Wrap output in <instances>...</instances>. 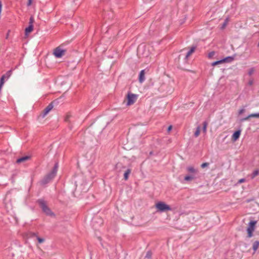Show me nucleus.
<instances>
[{"mask_svg": "<svg viewBox=\"0 0 259 259\" xmlns=\"http://www.w3.org/2000/svg\"><path fill=\"white\" fill-rule=\"evenodd\" d=\"M127 105L134 104L137 99V96L132 93H128L127 95Z\"/></svg>", "mask_w": 259, "mask_h": 259, "instance_id": "nucleus-5", "label": "nucleus"}, {"mask_svg": "<svg viewBox=\"0 0 259 259\" xmlns=\"http://www.w3.org/2000/svg\"><path fill=\"white\" fill-rule=\"evenodd\" d=\"M196 178L195 176L194 175H187L184 177V180L185 181H191Z\"/></svg>", "mask_w": 259, "mask_h": 259, "instance_id": "nucleus-14", "label": "nucleus"}, {"mask_svg": "<svg viewBox=\"0 0 259 259\" xmlns=\"http://www.w3.org/2000/svg\"><path fill=\"white\" fill-rule=\"evenodd\" d=\"M257 46H258V47H259V42H258V45H257Z\"/></svg>", "mask_w": 259, "mask_h": 259, "instance_id": "nucleus-39", "label": "nucleus"}, {"mask_svg": "<svg viewBox=\"0 0 259 259\" xmlns=\"http://www.w3.org/2000/svg\"><path fill=\"white\" fill-rule=\"evenodd\" d=\"M254 71V69L253 68H250L248 71V74L249 75H251L253 73Z\"/></svg>", "mask_w": 259, "mask_h": 259, "instance_id": "nucleus-31", "label": "nucleus"}, {"mask_svg": "<svg viewBox=\"0 0 259 259\" xmlns=\"http://www.w3.org/2000/svg\"><path fill=\"white\" fill-rule=\"evenodd\" d=\"M152 256V253L150 251H148L145 256V258H151Z\"/></svg>", "mask_w": 259, "mask_h": 259, "instance_id": "nucleus-28", "label": "nucleus"}, {"mask_svg": "<svg viewBox=\"0 0 259 259\" xmlns=\"http://www.w3.org/2000/svg\"><path fill=\"white\" fill-rule=\"evenodd\" d=\"M207 124H208V123L206 121H204L203 122L202 131L204 133H206V128H207Z\"/></svg>", "mask_w": 259, "mask_h": 259, "instance_id": "nucleus-23", "label": "nucleus"}, {"mask_svg": "<svg viewBox=\"0 0 259 259\" xmlns=\"http://www.w3.org/2000/svg\"><path fill=\"white\" fill-rule=\"evenodd\" d=\"M10 71H9V72H7V73H8H8H10Z\"/></svg>", "mask_w": 259, "mask_h": 259, "instance_id": "nucleus-38", "label": "nucleus"}, {"mask_svg": "<svg viewBox=\"0 0 259 259\" xmlns=\"http://www.w3.org/2000/svg\"><path fill=\"white\" fill-rule=\"evenodd\" d=\"M245 181V179H241L239 180L238 181V183L240 184V183H243Z\"/></svg>", "mask_w": 259, "mask_h": 259, "instance_id": "nucleus-35", "label": "nucleus"}, {"mask_svg": "<svg viewBox=\"0 0 259 259\" xmlns=\"http://www.w3.org/2000/svg\"><path fill=\"white\" fill-rule=\"evenodd\" d=\"M32 0H28V3H27V6H30L32 4Z\"/></svg>", "mask_w": 259, "mask_h": 259, "instance_id": "nucleus-34", "label": "nucleus"}, {"mask_svg": "<svg viewBox=\"0 0 259 259\" xmlns=\"http://www.w3.org/2000/svg\"><path fill=\"white\" fill-rule=\"evenodd\" d=\"M187 170L189 173L190 174V175H194V176L198 172L197 169H195L194 167L191 166L187 167Z\"/></svg>", "mask_w": 259, "mask_h": 259, "instance_id": "nucleus-11", "label": "nucleus"}, {"mask_svg": "<svg viewBox=\"0 0 259 259\" xmlns=\"http://www.w3.org/2000/svg\"><path fill=\"white\" fill-rule=\"evenodd\" d=\"M58 164L57 163H56L54 166V168L53 169H52V170L51 171V173H54V175L56 176V174H57V169H58Z\"/></svg>", "mask_w": 259, "mask_h": 259, "instance_id": "nucleus-21", "label": "nucleus"}, {"mask_svg": "<svg viewBox=\"0 0 259 259\" xmlns=\"http://www.w3.org/2000/svg\"><path fill=\"white\" fill-rule=\"evenodd\" d=\"M259 247V241H255L253 242L252 244V249L254 250V252H255Z\"/></svg>", "mask_w": 259, "mask_h": 259, "instance_id": "nucleus-17", "label": "nucleus"}, {"mask_svg": "<svg viewBox=\"0 0 259 259\" xmlns=\"http://www.w3.org/2000/svg\"><path fill=\"white\" fill-rule=\"evenodd\" d=\"M224 63V62H223V60L222 59V60H220L217 61L212 62V64H211V65L212 66H215V65H218V64H221V63Z\"/></svg>", "mask_w": 259, "mask_h": 259, "instance_id": "nucleus-25", "label": "nucleus"}, {"mask_svg": "<svg viewBox=\"0 0 259 259\" xmlns=\"http://www.w3.org/2000/svg\"><path fill=\"white\" fill-rule=\"evenodd\" d=\"M200 126H198L196 128V131L194 133V136L195 137H198L199 135H200Z\"/></svg>", "mask_w": 259, "mask_h": 259, "instance_id": "nucleus-22", "label": "nucleus"}, {"mask_svg": "<svg viewBox=\"0 0 259 259\" xmlns=\"http://www.w3.org/2000/svg\"><path fill=\"white\" fill-rule=\"evenodd\" d=\"M250 118V117H249V115H248L247 116L241 119L240 121L243 122V121H246V120H248Z\"/></svg>", "mask_w": 259, "mask_h": 259, "instance_id": "nucleus-30", "label": "nucleus"}, {"mask_svg": "<svg viewBox=\"0 0 259 259\" xmlns=\"http://www.w3.org/2000/svg\"><path fill=\"white\" fill-rule=\"evenodd\" d=\"M234 58L233 57H227L224 59H223L222 60H223V62H232L233 60H234Z\"/></svg>", "mask_w": 259, "mask_h": 259, "instance_id": "nucleus-18", "label": "nucleus"}, {"mask_svg": "<svg viewBox=\"0 0 259 259\" xmlns=\"http://www.w3.org/2000/svg\"><path fill=\"white\" fill-rule=\"evenodd\" d=\"M248 83H249V84L250 85H252V83H253V81H252V80H250V81H249Z\"/></svg>", "mask_w": 259, "mask_h": 259, "instance_id": "nucleus-37", "label": "nucleus"}, {"mask_svg": "<svg viewBox=\"0 0 259 259\" xmlns=\"http://www.w3.org/2000/svg\"><path fill=\"white\" fill-rule=\"evenodd\" d=\"M131 172V169H127L124 174V179L125 180H127L128 178V176Z\"/></svg>", "mask_w": 259, "mask_h": 259, "instance_id": "nucleus-19", "label": "nucleus"}, {"mask_svg": "<svg viewBox=\"0 0 259 259\" xmlns=\"http://www.w3.org/2000/svg\"><path fill=\"white\" fill-rule=\"evenodd\" d=\"M209 165V163H207V162H204V163H203L201 165V167L202 168H205V167H207Z\"/></svg>", "mask_w": 259, "mask_h": 259, "instance_id": "nucleus-32", "label": "nucleus"}, {"mask_svg": "<svg viewBox=\"0 0 259 259\" xmlns=\"http://www.w3.org/2000/svg\"><path fill=\"white\" fill-rule=\"evenodd\" d=\"M241 131L240 130L235 131L232 135V139L233 141H236L238 139L240 136Z\"/></svg>", "mask_w": 259, "mask_h": 259, "instance_id": "nucleus-12", "label": "nucleus"}, {"mask_svg": "<svg viewBox=\"0 0 259 259\" xmlns=\"http://www.w3.org/2000/svg\"><path fill=\"white\" fill-rule=\"evenodd\" d=\"M65 50L61 49L58 47L54 50V54L57 58H61L65 54Z\"/></svg>", "mask_w": 259, "mask_h": 259, "instance_id": "nucleus-6", "label": "nucleus"}, {"mask_svg": "<svg viewBox=\"0 0 259 259\" xmlns=\"http://www.w3.org/2000/svg\"><path fill=\"white\" fill-rule=\"evenodd\" d=\"M4 78H5V76L3 75L1 77V80H0V92L1 91L2 87H3V85L4 83Z\"/></svg>", "mask_w": 259, "mask_h": 259, "instance_id": "nucleus-24", "label": "nucleus"}, {"mask_svg": "<svg viewBox=\"0 0 259 259\" xmlns=\"http://www.w3.org/2000/svg\"><path fill=\"white\" fill-rule=\"evenodd\" d=\"M53 103H50L44 110L42 117H44L53 109Z\"/></svg>", "mask_w": 259, "mask_h": 259, "instance_id": "nucleus-7", "label": "nucleus"}, {"mask_svg": "<svg viewBox=\"0 0 259 259\" xmlns=\"http://www.w3.org/2000/svg\"><path fill=\"white\" fill-rule=\"evenodd\" d=\"M155 208L160 212L171 210V207L162 201H158L155 204Z\"/></svg>", "mask_w": 259, "mask_h": 259, "instance_id": "nucleus-2", "label": "nucleus"}, {"mask_svg": "<svg viewBox=\"0 0 259 259\" xmlns=\"http://www.w3.org/2000/svg\"><path fill=\"white\" fill-rule=\"evenodd\" d=\"M31 157L30 156L27 155L25 156H23L19 158H18L16 160V163H20L21 162H24L27 160H28L30 159Z\"/></svg>", "mask_w": 259, "mask_h": 259, "instance_id": "nucleus-8", "label": "nucleus"}, {"mask_svg": "<svg viewBox=\"0 0 259 259\" xmlns=\"http://www.w3.org/2000/svg\"><path fill=\"white\" fill-rule=\"evenodd\" d=\"M196 49V46H193L190 48V50L187 52L185 56V59L186 60H188V58L195 52Z\"/></svg>", "mask_w": 259, "mask_h": 259, "instance_id": "nucleus-9", "label": "nucleus"}, {"mask_svg": "<svg viewBox=\"0 0 259 259\" xmlns=\"http://www.w3.org/2000/svg\"><path fill=\"white\" fill-rule=\"evenodd\" d=\"M229 21V17L226 18L221 26L222 29H224L226 27Z\"/></svg>", "mask_w": 259, "mask_h": 259, "instance_id": "nucleus-20", "label": "nucleus"}, {"mask_svg": "<svg viewBox=\"0 0 259 259\" xmlns=\"http://www.w3.org/2000/svg\"><path fill=\"white\" fill-rule=\"evenodd\" d=\"M259 175V169H256L253 171L250 177L251 179H253L255 177Z\"/></svg>", "mask_w": 259, "mask_h": 259, "instance_id": "nucleus-15", "label": "nucleus"}, {"mask_svg": "<svg viewBox=\"0 0 259 259\" xmlns=\"http://www.w3.org/2000/svg\"><path fill=\"white\" fill-rule=\"evenodd\" d=\"M42 211L46 215L49 216H54V213L52 211L50 208L48 206L47 202L44 199H38L37 201Z\"/></svg>", "mask_w": 259, "mask_h": 259, "instance_id": "nucleus-1", "label": "nucleus"}, {"mask_svg": "<svg viewBox=\"0 0 259 259\" xmlns=\"http://www.w3.org/2000/svg\"><path fill=\"white\" fill-rule=\"evenodd\" d=\"M33 29V25H29L28 27L25 28V34L27 35L30 33Z\"/></svg>", "mask_w": 259, "mask_h": 259, "instance_id": "nucleus-16", "label": "nucleus"}, {"mask_svg": "<svg viewBox=\"0 0 259 259\" xmlns=\"http://www.w3.org/2000/svg\"><path fill=\"white\" fill-rule=\"evenodd\" d=\"M215 55V52L214 51L210 52L208 54V57L210 59L212 58Z\"/></svg>", "mask_w": 259, "mask_h": 259, "instance_id": "nucleus-27", "label": "nucleus"}, {"mask_svg": "<svg viewBox=\"0 0 259 259\" xmlns=\"http://www.w3.org/2000/svg\"><path fill=\"white\" fill-rule=\"evenodd\" d=\"M34 22V18L32 16L30 17L29 19V25H33Z\"/></svg>", "mask_w": 259, "mask_h": 259, "instance_id": "nucleus-29", "label": "nucleus"}, {"mask_svg": "<svg viewBox=\"0 0 259 259\" xmlns=\"http://www.w3.org/2000/svg\"><path fill=\"white\" fill-rule=\"evenodd\" d=\"M249 117H250V118L251 117L259 118V113L250 114L249 115Z\"/></svg>", "mask_w": 259, "mask_h": 259, "instance_id": "nucleus-26", "label": "nucleus"}, {"mask_svg": "<svg viewBox=\"0 0 259 259\" xmlns=\"http://www.w3.org/2000/svg\"><path fill=\"white\" fill-rule=\"evenodd\" d=\"M30 235L31 237H35L39 243H42L45 241L44 238L39 237L35 233H31Z\"/></svg>", "mask_w": 259, "mask_h": 259, "instance_id": "nucleus-10", "label": "nucleus"}, {"mask_svg": "<svg viewBox=\"0 0 259 259\" xmlns=\"http://www.w3.org/2000/svg\"><path fill=\"white\" fill-rule=\"evenodd\" d=\"M172 129V125H169L167 128V132H169Z\"/></svg>", "mask_w": 259, "mask_h": 259, "instance_id": "nucleus-36", "label": "nucleus"}, {"mask_svg": "<svg viewBox=\"0 0 259 259\" xmlns=\"http://www.w3.org/2000/svg\"><path fill=\"white\" fill-rule=\"evenodd\" d=\"M244 112H245V109H243V108L241 109L238 111V114L239 115H241L242 113H243Z\"/></svg>", "mask_w": 259, "mask_h": 259, "instance_id": "nucleus-33", "label": "nucleus"}, {"mask_svg": "<svg viewBox=\"0 0 259 259\" xmlns=\"http://www.w3.org/2000/svg\"><path fill=\"white\" fill-rule=\"evenodd\" d=\"M256 224V221H250L248 227L247 228V238H251L253 236V232L255 230V225Z\"/></svg>", "mask_w": 259, "mask_h": 259, "instance_id": "nucleus-3", "label": "nucleus"}, {"mask_svg": "<svg viewBox=\"0 0 259 259\" xmlns=\"http://www.w3.org/2000/svg\"><path fill=\"white\" fill-rule=\"evenodd\" d=\"M145 70H142L140 72L139 80L141 83H142L145 80Z\"/></svg>", "mask_w": 259, "mask_h": 259, "instance_id": "nucleus-13", "label": "nucleus"}, {"mask_svg": "<svg viewBox=\"0 0 259 259\" xmlns=\"http://www.w3.org/2000/svg\"><path fill=\"white\" fill-rule=\"evenodd\" d=\"M56 176L54 175V173L49 172L46 175L44 179L41 181L40 183L42 185H45L49 183L52 180H53Z\"/></svg>", "mask_w": 259, "mask_h": 259, "instance_id": "nucleus-4", "label": "nucleus"}]
</instances>
